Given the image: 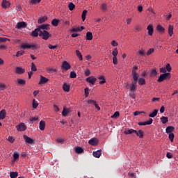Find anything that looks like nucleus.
Returning a JSON list of instances; mask_svg holds the SVG:
<instances>
[{"mask_svg":"<svg viewBox=\"0 0 178 178\" xmlns=\"http://www.w3.org/2000/svg\"><path fill=\"white\" fill-rule=\"evenodd\" d=\"M133 81L131 84H129L130 87V91H132L134 92L137 90V83L138 81V78L134 76V78H132Z\"/></svg>","mask_w":178,"mask_h":178,"instance_id":"1","label":"nucleus"},{"mask_svg":"<svg viewBox=\"0 0 178 178\" xmlns=\"http://www.w3.org/2000/svg\"><path fill=\"white\" fill-rule=\"evenodd\" d=\"M170 79V73L161 74L157 79L158 83H162L164 80Z\"/></svg>","mask_w":178,"mask_h":178,"instance_id":"2","label":"nucleus"},{"mask_svg":"<svg viewBox=\"0 0 178 178\" xmlns=\"http://www.w3.org/2000/svg\"><path fill=\"white\" fill-rule=\"evenodd\" d=\"M39 37H41L42 40H47L51 37V35L47 31H40Z\"/></svg>","mask_w":178,"mask_h":178,"instance_id":"3","label":"nucleus"},{"mask_svg":"<svg viewBox=\"0 0 178 178\" xmlns=\"http://www.w3.org/2000/svg\"><path fill=\"white\" fill-rule=\"evenodd\" d=\"M72 68V65L67 61H63L61 65V69H63V70L67 71L70 70V69Z\"/></svg>","mask_w":178,"mask_h":178,"instance_id":"4","label":"nucleus"},{"mask_svg":"<svg viewBox=\"0 0 178 178\" xmlns=\"http://www.w3.org/2000/svg\"><path fill=\"white\" fill-rule=\"evenodd\" d=\"M136 70H138V67L137 65L134 66L132 71H131V76L132 78L136 77V79H138L140 77V75L137 74Z\"/></svg>","mask_w":178,"mask_h":178,"instance_id":"5","label":"nucleus"},{"mask_svg":"<svg viewBox=\"0 0 178 178\" xmlns=\"http://www.w3.org/2000/svg\"><path fill=\"white\" fill-rule=\"evenodd\" d=\"M16 27L18 30H22V29H26V27H27V23L24 22H19L17 24Z\"/></svg>","mask_w":178,"mask_h":178,"instance_id":"6","label":"nucleus"},{"mask_svg":"<svg viewBox=\"0 0 178 178\" xmlns=\"http://www.w3.org/2000/svg\"><path fill=\"white\" fill-rule=\"evenodd\" d=\"M87 83H90V84H92L94 86L95 84V81H97V78L94 76H89L86 78Z\"/></svg>","mask_w":178,"mask_h":178,"instance_id":"7","label":"nucleus"},{"mask_svg":"<svg viewBox=\"0 0 178 178\" xmlns=\"http://www.w3.org/2000/svg\"><path fill=\"white\" fill-rule=\"evenodd\" d=\"M16 128H17V130H18V131H24L26 129H27L24 123H21L19 125H17Z\"/></svg>","mask_w":178,"mask_h":178,"instance_id":"8","label":"nucleus"},{"mask_svg":"<svg viewBox=\"0 0 178 178\" xmlns=\"http://www.w3.org/2000/svg\"><path fill=\"white\" fill-rule=\"evenodd\" d=\"M152 122H154V120H152V118H149L148 121H145L143 122H138V126H147V124H152Z\"/></svg>","mask_w":178,"mask_h":178,"instance_id":"9","label":"nucleus"},{"mask_svg":"<svg viewBox=\"0 0 178 178\" xmlns=\"http://www.w3.org/2000/svg\"><path fill=\"white\" fill-rule=\"evenodd\" d=\"M38 28L40 29V31L49 30V24H42L39 26Z\"/></svg>","mask_w":178,"mask_h":178,"instance_id":"10","label":"nucleus"},{"mask_svg":"<svg viewBox=\"0 0 178 178\" xmlns=\"http://www.w3.org/2000/svg\"><path fill=\"white\" fill-rule=\"evenodd\" d=\"M48 81H49V80L48 79V78H46L45 76H42V75L40 76V80L39 81V85H42V84H45V83H48Z\"/></svg>","mask_w":178,"mask_h":178,"instance_id":"11","label":"nucleus"},{"mask_svg":"<svg viewBox=\"0 0 178 178\" xmlns=\"http://www.w3.org/2000/svg\"><path fill=\"white\" fill-rule=\"evenodd\" d=\"M40 29L38 27L33 31L31 32V35L32 37H38V35H40Z\"/></svg>","mask_w":178,"mask_h":178,"instance_id":"12","label":"nucleus"},{"mask_svg":"<svg viewBox=\"0 0 178 178\" xmlns=\"http://www.w3.org/2000/svg\"><path fill=\"white\" fill-rule=\"evenodd\" d=\"M26 70L24 68H22V67H17L15 70V73L17 74H23V73H25Z\"/></svg>","mask_w":178,"mask_h":178,"instance_id":"13","label":"nucleus"},{"mask_svg":"<svg viewBox=\"0 0 178 178\" xmlns=\"http://www.w3.org/2000/svg\"><path fill=\"white\" fill-rule=\"evenodd\" d=\"M21 48H22V49H30V48H35V45H32V44H30L29 43H26V44H24L21 46Z\"/></svg>","mask_w":178,"mask_h":178,"instance_id":"14","label":"nucleus"},{"mask_svg":"<svg viewBox=\"0 0 178 178\" xmlns=\"http://www.w3.org/2000/svg\"><path fill=\"white\" fill-rule=\"evenodd\" d=\"M147 30L148 31L149 35H152L154 34V26L152 24H149L147 26Z\"/></svg>","mask_w":178,"mask_h":178,"instance_id":"15","label":"nucleus"},{"mask_svg":"<svg viewBox=\"0 0 178 178\" xmlns=\"http://www.w3.org/2000/svg\"><path fill=\"white\" fill-rule=\"evenodd\" d=\"M88 144H90V145H97L98 144V139L92 138L89 140Z\"/></svg>","mask_w":178,"mask_h":178,"instance_id":"16","label":"nucleus"},{"mask_svg":"<svg viewBox=\"0 0 178 178\" xmlns=\"http://www.w3.org/2000/svg\"><path fill=\"white\" fill-rule=\"evenodd\" d=\"M1 6L3 8V9H6L10 6V2L7 1L6 0H3L2 1Z\"/></svg>","mask_w":178,"mask_h":178,"instance_id":"17","label":"nucleus"},{"mask_svg":"<svg viewBox=\"0 0 178 178\" xmlns=\"http://www.w3.org/2000/svg\"><path fill=\"white\" fill-rule=\"evenodd\" d=\"M24 140H25L26 143L28 144H33L34 143V140L31 139L30 137L27 136L26 135H24Z\"/></svg>","mask_w":178,"mask_h":178,"instance_id":"18","label":"nucleus"},{"mask_svg":"<svg viewBox=\"0 0 178 178\" xmlns=\"http://www.w3.org/2000/svg\"><path fill=\"white\" fill-rule=\"evenodd\" d=\"M172 131H175V127L168 126L165 129V132L167 134H172Z\"/></svg>","mask_w":178,"mask_h":178,"instance_id":"19","label":"nucleus"},{"mask_svg":"<svg viewBox=\"0 0 178 178\" xmlns=\"http://www.w3.org/2000/svg\"><path fill=\"white\" fill-rule=\"evenodd\" d=\"M135 134H136L137 137H139V138H143L144 137V131L141 129L138 130V131H136Z\"/></svg>","mask_w":178,"mask_h":178,"instance_id":"20","label":"nucleus"},{"mask_svg":"<svg viewBox=\"0 0 178 178\" xmlns=\"http://www.w3.org/2000/svg\"><path fill=\"white\" fill-rule=\"evenodd\" d=\"M39 129L40 130H45V121L41 120L39 123Z\"/></svg>","mask_w":178,"mask_h":178,"instance_id":"21","label":"nucleus"},{"mask_svg":"<svg viewBox=\"0 0 178 178\" xmlns=\"http://www.w3.org/2000/svg\"><path fill=\"white\" fill-rule=\"evenodd\" d=\"M47 20H48V17L47 16H44V17L40 18L38 21V23L39 24H42V23H45V22H47Z\"/></svg>","mask_w":178,"mask_h":178,"instance_id":"22","label":"nucleus"},{"mask_svg":"<svg viewBox=\"0 0 178 178\" xmlns=\"http://www.w3.org/2000/svg\"><path fill=\"white\" fill-rule=\"evenodd\" d=\"M92 155L95 158H99L101 155H102V152H101V150H97L96 152H93Z\"/></svg>","mask_w":178,"mask_h":178,"instance_id":"23","label":"nucleus"},{"mask_svg":"<svg viewBox=\"0 0 178 178\" xmlns=\"http://www.w3.org/2000/svg\"><path fill=\"white\" fill-rule=\"evenodd\" d=\"M63 90H64L66 92H69V91H70V85L64 83L63 86Z\"/></svg>","mask_w":178,"mask_h":178,"instance_id":"24","label":"nucleus"},{"mask_svg":"<svg viewBox=\"0 0 178 178\" xmlns=\"http://www.w3.org/2000/svg\"><path fill=\"white\" fill-rule=\"evenodd\" d=\"M99 80H102L101 81L99 82V84L102 86V84H105L106 83V79H105V76H100L98 77Z\"/></svg>","mask_w":178,"mask_h":178,"instance_id":"25","label":"nucleus"},{"mask_svg":"<svg viewBox=\"0 0 178 178\" xmlns=\"http://www.w3.org/2000/svg\"><path fill=\"white\" fill-rule=\"evenodd\" d=\"M0 118H1V120H3L5 118H6V110L3 109L0 111Z\"/></svg>","mask_w":178,"mask_h":178,"instance_id":"26","label":"nucleus"},{"mask_svg":"<svg viewBox=\"0 0 178 178\" xmlns=\"http://www.w3.org/2000/svg\"><path fill=\"white\" fill-rule=\"evenodd\" d=\"M160 120L163 124H165L169 122V118L165 116L161 117Z\"/></svg>","mask_w":178,"mask_h":178,"instance_id":"27","label":"nucleus"},{"mask_svg":"<svg viewBox=\"0 0 178 178\" xmlns=\"http://www.w3.org/2000/svg\"><path fill=\"white\" fill-rule=\"evenodd\" d=\"M138 83L139 86H144L145 85V79L144 78H138Z\"/></svg>","mask_w":178,"mask_h":178,"instance_id":"28","label":"nucleus"},{"mask_svg":"<svg viewBox=\"0 0 178 178\" xmlns=\"http://www.w3.org/2000/svg\"><path fill=\"white\" fill-rule=\"evenodd\" d=\"M168 34L170 37H172L173 35V26L169 25L168 26Z\"/></svg>","mask_w":178,"mask_h":178,"instance_id":"29","label":"nucleus"},{"mask_svg":"<svg viewBox=\"0 0 178 178\" xmlns=\"http://www.w3.org/2000/svg\"><path fill=\"white\" fill-rule=\"evenodd\" d=\"M158 109L154 110L153 112L149 115V118H155V116L158 115Z\"/></svg>","mask_w":178,"mask_h":178,"instance_id":"30","label":"nucleus"},{"mask_svg":"<svg viewBox=\"0 0 178 178\" xmlns=\"http://www.w3.org/2000/svg\"><path fill=\"white\" fill-rule=\"evenodd\" d=\"M133 133H137V130H134L133 129H128L127 131H124V134H133Z\"/></svg>","mask_w":178,"mask_h":178,"instance_id":"31","label":"nucleus"},{"mask_svg":"<svg viewBox=\"0 0 178 178\" xmlns=\"http://www.w3.org/2000/svg\"><path fill=\"white\" fill-rule=\"evenodd\" d=\"M19 176V172H10V178H17Z\"/></svg>","mask_w":178,"mask_h":178,"instance_id":"32","label":"nucleus"},{"mask_svg":"<svg viewBox=\"0 0 178 178\" xmlns=\"http://www.w3.org/2000/svg\"><path fill=\"white\" fill-rule=\"evenodd\" d=\"M70 112V110L69 108H63V111L62 112L63 116H67V113Z\"/></svg>","mask_w":178,"mask_h":178,"instance_id":"33","label":"nucleus"},{"mask_svg":"<svg viewBox=\"0 0 178 178\" xmlns=\"http://www.w3.org/2000/svg\"><path fill=\"white\" fill-rule=\"evenodd\" d=\"M75 152H76V154H81L84 152V149H82L81 147H76L75 149Z\"/></svg>","mask_w":178,"mask_h":178,"instance_id":"34","label":"nucleus"},{"mask_svg":"<svg viewBox=\"0 0 178 178\" xmlns=\"http://www.w3.org/2000/svg\"><path fill=\"white\" fill-rule=\"evenodd\" d=\"M86 40H88L89 41H91V40H92V33L91 32L86 33Z\"/></svg>","mask_w":178,"mask_h":178,"instance_id":"35","label":"nucleus"},{"mask_svg":"<svg viewBox=\"0 0 178 178\" xmlns=\"http://www.w3.org/2000/svg\"><path fill=\"white\" fill-rule=\"evenodd\" d=\"M158 74L156 69H153L150 71V77H155Z\"/></svg>","mask_w":178,"mask_h":178,"instance_id":"36","label":"nucleus"},{"mask_svg":"<svg viewBox=\"0 0 178 178\" xmlns=\"http://www.w3.org/2000/svg\"><path fill=\"white\" fill-rule=\"evenodd\" d=\"M76 54L77 58H79V60H83V55H81V52H80V51L76 50Z\"/></svg>","mask_w":178,"mask_h":178,"instance_id":"37","label":"nucleus"},{"mask_svg":"<svg viewBox=\"0 0 178 178\" xmlns=\"http://www.w3.org/2000/svg\"><path fill=\"white\" fill-rule=\"evenodd\" d=\"M51 24L52 26H54V27L58 26V25L59 24V20L54 19L51 21Z\"/></svg>","mask_w":178,"mask_h":178,"instance_id":"38","label":"nucleus"},{"mask_svg":"<svg viewBox=\"0 0 178 178\" xmlns=\"http://www.w3.org/2000/svg\"><path fill=\"white\" fill-rule=\"evenodd\" d=\"M156 30L158 31H159L160 33H163V31H165V28H163L162 26L161 25H158L156 26Z\"/></svg>","mask_w":178,"mask_h":178,"instance_id":"39","label":"nucleus"},{"mask_svg":"<svg viewBox=\"0 0 178 178\" xmlns=\"http://www.w3.org/2000/svg\"><path fill=\"white\" fill-rule=\"evenodd\" d=\"M68 8L70 10H74V8H76V5H74V3H73L72 2L70 3L68 5Z\"/></svg>","mask_w":178,"mask_h":178,"instance_id":"40","label":"nucleus"},{"mask_svg":"<svg viewBox=\"0 0 178 178\" xmlns=\"http://www.w3.org/2000/svg\"><path fill=\"white\" fill-rule=\"evenodd\" d=\"M86 16H87V10H84L82 12L81 17H82L83 22H85V21H86Z\"/></svg>","mask_w":178,"mask_h":178,"instance_id":"41","label":"nucleus"},{"mask_svg":"<svg viewBox=\"0 0 178 178\" xmlns=\"http://www.w3.org/2000/svg\"><path fill=\"white\" fill-rule=\"evenodd\" d=\"M20 154H19V152H15L13 154V159L14 161H17V159H19V156Z\"/></svg>","mask_w":178,"mask_h":178,"instance_id":"42","label":"nucleus"},{"mask_svg":"<svg viewBox=\"0 0 178 178\" xmlns=\"http://www.w3.org/2000/svg\"><path fill=\"white\" fill-rule=\"evenodd\" d=\"M17 83L20 86H24V84H26V81L24 79H17Z\"/></svg>","mask_w":178,"mask_h":178,"instance_id":"43","label":"nucleus"},{"mask_svg":"<svg viewBox=\"0 0 178 178\" xmlns=\"http://www.w3.org/2000/svg\"><path fill=\"white\" fill-rule=\"evenodd\" d=\"M70 79H76L77 77V74L74 71H72L70 72Z\"/></svg>","mask_w":178,"mask_h":178,"instance_id":"44","label":"nucleus"},{"mask_svg":"<svg viewBox=\"0 0 178 178\" xmlns=\"http://www.w3.org/2000/svg\"><path fill=\"white\" fill-rule=\"evenodd\" d=\"M31 72H37V66H35V64L34 63H31Z\"/></svg>","mask_w":178,"mask_h":178,"instance_id":"45","label":"nucleus"},{"mask_svg":"<svg viewBox=\"0 0 178 178\" xmlns=\"http://www.w3.org/2000/svg\"><path fill=\"white\" fill-rule=\"evenodd\" d=\"M32 105L34 109H37V107L38 106V102H37V101H35V99H33Z\"/></svg>","mask_w":178,"mask_h":178,"instance_id":"46","label":"nucleus"},{"mask_svg":"<svg viewBox=\"0 0 178 178\" xmlns=\"http://www.w3.org/2000/svg\"><path fill=\"white\" fill-rule=\"evenodd\" d=\"M71 31H72V33H80V31H81V29H80V27L72 28V29L71 30Z\"/></svg>","mask_w":178,"mask_h":178,"instance_id":"47","label":"nucleus"},{"mask_svg":"<svg viewBox=\"0 0 178 178\" xmlns=\"http://www.w3.org/2000/svg\"><path fill=\"white\" fill-rule=\"evenodd\" d=\"M168 138L171 141V143H173V140H175V134L173 133L169 134Z\"/></svg>","mask_w":178,"mask_h":178,"instance_id":"48","label":"nucleus"},{"mask_svg":"<svg viewBox=\"0 0 178 178\" xmlns=\"http://www.w3.org/2000/svg\"><path fill=\"white\" fill-rule=\"evenodd\" d=\"M3 90H6V85L3 83H0V90L3 91Z\"/></svg>","mask_w":178,"mask_h":178,"instance_id":"49","label":"nucleus"},{"mask_svg":"<svg viewBox=\"0 0 178 178\" xmlns=\"http://www.w3.org/2000/svg\"><path fill=\"white\" fill-rule=\"evenodd\" d=\"M101 9L102 10H108V5H106V3H104L102 4L101 6Z\"/></svg>","mask_w":178,"mask_h":178,"instance_id":"50","label":"nucleus"},{"mask_svg":"<svg viewBox=\"0 0 178 178\" xmlns=\"http://www.w3.org/2000/svg\"><path fill=\"white\" fill-rule=\"evenodd\" d=\"M119 116H120V113H119V111H116L114 113V114L111 116V118H119Z\"/></svg>","mask_w":178,"mask_h":178,"instance_id":"51","label":"nucleus"},{"mask_svg":"<svg viewBox=\"0 0 178 178\" xmlns=\"http://www.w3.org/2000/svg\"><path fill=\"white\" fill-rule=\"evenodd\" d=\"M24 54V51H18L16 54L17 58H19V56H22V55Z\"/></svg>","mask_w":178,"mask_h":178,"instance_id":"52","label":"nucleus"},{"mask_svg":"<svg viewBox=\"0 0 178 178\" xmlns=\"http://www.w3.org/2000/svg\"><path fill=\"white\" fill-rule=\"evenodd\" d=\"M165 70L168 72H172V67L170 66V64L168 63L165 66Z\"/></svg>","mask_w":178,"mask_h":178,"instance_id":"53","label":"nucleus"},{"mask_svg":"<svg viewBox=\"0 0 178 178\" xmlns=\"http://www.w3.org/2000/svg\"><path fill=\"white\" fill-rule=\"evenodd\" d=\"M113 57L118 56V48H115L112 52Z\"/></svg>","mask_w":178,"mask_h":178,"instance_id":"54","label":"nucleus"},{"mask_svg":"<svg viewBox=\"0 0 178 178\" xmlns=\"http://www.w3.org/2000/svg\"><path fill=\"white\" fill-rule=\"evenodd\" d=\"M90 91V89L88 88H85V97L87 98V97H88V95H90V92H88Z\"/></svg>","mask_w":178,"mask_h":178,"instance_id":"55","label":"nucleus"},{"mask_svg":"<svg viewBox=\"0 0 178 178\" xmlns=\"http://www.w3.org/2000/svg\"><path fill=\"white\" fill-rule=\"evenodd\" d=\"M40 2H41V0H31V3H32V5H35V3H40Z\"/></svg>","mask_w":178,"mask_h":178,"instance_id":"56","label":"nucleus"},{"mask_svg":"<svg viewBox=\"0 0 178 178\" xmlns=\"http://www.w3.org/2000/svg\"><path fill=\"white\" fill-rule=\"evenodd\" d=\"M166 156L168 159H172V158H173V154L170 152H167Z\"/></svg>","mask_w":178,"mask_h":178,"instance_id":"57","label":"nucleus"},{"mask_svg":"<svg viewBox=\"0 0 178 178\" xmlns=\"http://www.w3.org/2000/svg\"><path fill=\"white\" fill-rule=\"evenodd\" d=\"M159 70H160V73H163V74H165V73H167L166 68H165V67H161L159 69Z\"/></svg>","mask_w":178,"mask_h":178,"instance_id":"58","label":"nucleus"},{"mask_svg":"<svg viewBox=\"0 0 178 178\" xmlns=\"http://www.w3.org/2000/svg\"><path fill=\"white\" fill-rule=\"evenodd\" d=\"M96 103L97 102H95V100L90 99L88 101V104H90L91 105H95Z\"/></svg>","mask_w":178,"mask_h":178,"instance_id":"59","label":"nucleus"},{"mask_svg":"<svg viewBox=\"0 0 178 178\" xmlns=\"http://www.w3.org/2000/svg\"><path fill=\"white\" fill-rule=\"evenodd\" d=\"M113 65H118V57H113Z\"/></svg>","mask_w":178,"mask_h":178,"instance_id":"60","label":"nucleus"},{"mask_svg":"<svg viewBox=\"0 0 178 178\" xmlns=\"http://www.w3.org/2000/svg\"><path fill=\"white\" fill-rule=\"evenodd\" d=\"M49 49H56V48H58V46H56V45H52V44H49Z\"/></svg>","mask_w":178,"mask_h":178,"instance_id":"61","label":"nucleus"},{"mask_svg":"<svg viewBox=\"0 0 178 178\" xmlns=\"http://www.w3.org/2000/svg\"><path fill=\"white\" fill-rule=\"evenodd\" d=\"M8 141L11 143H15V138H13L12 136H8Z\"/></svg>","mask_w":178,"mask_h":178,"instance_id":"62","label":"nucleus"},{"mask_svg":"<svg viewBox=\"0 0 178 178\" xmlns=\"http://www.w3.org/2000/svg\"><path fill=\"white\" fill-rule=\"evenodd\" d=\"M152 52H154V49H149L147 52V56H149V55H151V54H152Z\"/></svg>","mask_w":178,"mask_h":178,"instance_id":"63","label":"nucleus"},{"mask_svg":"<svg viewBox=\"0 0 178 178\" xmlns=\"http://www.w3.org/2000/svg\"><path fill=\"white\" fill-rule=\"evenodd\" d=\"M90 74H91V72H90V70L88 69H87L85 71V76H90Z\"/></svg>","mask_w":178,"mask_h":178,"instance_id":"64","label":"nucleus"}]
</instances>
